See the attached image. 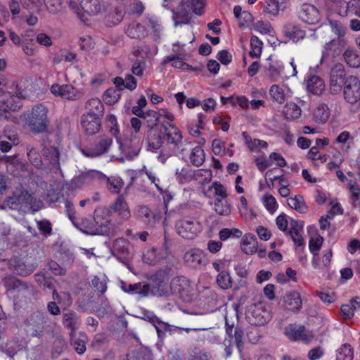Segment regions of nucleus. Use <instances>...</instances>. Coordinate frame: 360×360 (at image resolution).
<instances>
[{"label": "nucleus", "mask_w": 360, "mask_h": 360, "mask_svg": "<svg viewBox=\"0 0 360 360\" xmlns=\"http://www.w3.org/2000/svg\"><path fill=\"white\" fill-rule=\"evenodd\" d=\"M288 204L291 208L295 209L300 213H305L307 210L303 197L300 195L288 199Z\"/></svg>", "instance_id": "obj_45"}, {"label": "nucleus", "mask_w": 360, "mask_h": 360, "mask_svg": "<svg viewBox=\"0 0 360 360\" xmlns=\"http://www.w3.org/2000/svg\"><path fill=\"white\" fill-rule=\"evenodd\" d=\"M8 267L16 274L27 276L32 274V269L23 259L18 256L12 257L8 262Z\"/></svg>", "instance_id": "obj_24"}, {"label": "nucleus", "mask_w": 360, "mask_h": 360, "mask_svg": "<svg viewBox=\"0 0 360 360\" xmlns=\"http://www.w3.org/2000/svg\"><path fill=\"white\" fill-rule=\"evenodd\" d=\"M347 39L346 38H335L326 43L323 46L321 61L329 57L335 58L347 47Z\"/></svg>", "instance_id": "obj_14"}, {"label": "nucleus", "mask_w": 360, "mask_h": 360, "mask_svg": "<svg viewBox=\"0 0 360 360\" xmlns=\"http://www.w3.org/2000/svg\"><path fill=\"white\" fill-rule=\"evenodd\" d=\"M242 136L248 148L252 151H259L261 148H266L268 143L262 140L252 139L247 132L243 131Z\"/></svg>", "instance_id": "obj_38"}, {"label": "nucleus", "mask_w": 360, "mask_h": 360, "mask_svg": "<svg viewBox=\"0 0 360 360\" xmlns=\"http://www.w3.org/2000/svg\"><path fill=\"white\" fill-rule=\"evenodd\" d=\"M143 261L150 266H155L158 263V254L155 249L146 250L143 254Z\"/></svg>", "instance_id": "obj_58"}, {"label": "nucleus", "mask_w": 360, "mask_h": 360, "mask_svg": "<svg viewBox=\"0 0 360 360\" xmlns=\"http://www.w3.org/2000/svg\"><path fill=\"white\" fill-rule=\"evenodd\" d=\"M347 79V76L343 65L340 63L334 65L330 72L329 88L330 92L336 94L342 91Z\"/></svg>", "instance_id": "obj_11"}, {"label": "nucleus", "mask_w": 360, "mask_h": 360, "mask_svg": "<svg viewBox=\"0 0 360 360\" xmlns=\"http://www.w3.org/2000/svg\"><path fill=\"white\" fill-rule=\"evenodd\" d=\"M345 63L351 68L360 67V56L356 50L352 48H347L343 53Z\"/></svg>", "instance_id": "obj_37"}, {"label": "nucleus", "mask_w": 360, "mask_h": 360, "mask_svg": "<svg viewBox=\"0 0 360 360\" xmlns=\"http://www.w3.org/2000/svg\"><path fill=\"white\" fill-rule=\"evenodd\" d=\"M27 155L30 162L35 167L42 168L44 163L39 150L36 148H27Z\"/></svg>", "instance_id": "obj_41"}, {"label": "nucleus", "mask_w": 360, "mask_h": 360, "mask_svg": "<svg viewBox=\"0 0 360 360\" xmlns=\"http://www.w3.org/2000/svg\"><path fill=\"white\" fill-rule=\"evenodd\" d=\"M214 210L219 215L227 216L231 213V205L226 198L215 199Z\"/></svg>", "instance_id": "obj_46"}, {"label": "nucleus", "mask_w": 360, "mask_h": 360, "mask_svg": "<svg viewBox=\"0 0 360 360\" xmlns=\"http://www.w3.org/2000/svg\"><path fill=\"white\" fill-rule=\"evenodd\" d=\"M71 345L75 351L79 355L83 354L86 349V345L87 342V335L84 333L78 334L70 333Z\"/></svg>", "instance_id": "obj_28"}, {"label": "nucleus", "mask_w": 360, "mask_h": 360, "mask_svg": "<svg viewBox=\"0 0 360 360\" xmlns=\"http://www.w3.org/2000/svg\"><path fill=\"white\" fill-rule=\"evenodd\" d=\"M50 90L53 96L70 101H79L84 96L83 89H77L68 84H53L51 85Z\"/></svg>", "instance_id": "obj_6"}, {"label": "nucleus", "mask_w": 360, "mask_h": 360, "mask_svg": "<svg viewBox=\"0 0 360 360\" xmlns=\"http://www.w3.org/2000/svg\"><path fill=\"white\" fill-rule=\"evenodd\" d=\"M193 180L198 181L200 184L208 183L212 177V172L210 169H193Z\"/></svg>", "instance_id": "obj_50"}, {"label": "nucleus", "mask_w": 360, "mask_h": 360, "mask_svg": "<svg viewBox=\"0 0 360 360\" xmlns=\"http://www.w3.org/2000/svg\"><path fill=\"white\" fill-rule=\"evenodd\" d=\"M283 112L286 120H295L300 117L302 110L296 103L290 102L285 105Z\"/></svg>", "instance_id": "obj_39"}, {"label": "nucleus", "mask_w": 360, "mask_h": 360, "mask_svg": "<svg viewBox=\"0 0 360 360\" xmlns=\"http://www.w3.org/2000/svg\"><path fill=\"white\" fill-rule=\"evenodd\" d=\"M332 250H327L322 257L321 263L319 262L316 256H314L311 260V264L315 269L325 270L328 268L332 259Z\"/></svg>", "instance_id": "obj_40"}, {"label": "nucleus", "mask_w": 360, "mask_h": 360, "mask_svg": "<svg viewBox=\"0 0 360 360\" xmlns=\"http://www.w3.org/2000/svg\"><path fill=\"white\" fill-rule=\"evenodd\" d=\"M269 94L273 100L279 104L284 103L287 98L292 96V91L288 87L277 84L271 86Z\"/></svg>", "instance_id": "obj_26"}, {"label": "nucleus", "mask_w": 360, "mask_h": 360, "mask_svg": "<svg viewBox=\"0 0 360 360\" xmlns=\"http://www.w3.org/2000/svg\"><path fill=\"white\" fill-rule=\"evenodd\" d=\"M285 335L294 341L302 340L304 342H309L311 338V333L307 332L303 326H297L290 324L285 328Z\"/></svg>", "instance_id": "obj_18"}, {"label": "nucleus", "mask_w": 360, "mask_h": 360, "mask_svg": "<svg viewBox=\"0 0 360 360\" xmlns=\"http://www.w3.org/2000/svg\"><path fill=\"white\" fill-rule=\"evenodd\" d=\"M193 169L188 165L176 168L175 171V178L181 184H186L193 180Z\"/></svg>", "instance_id": "obj_30"}, {"label": "nucleus", "mask_w": 360, "mask_h": 360, "mask_svg": "<svg viewBox=\"0 0 360 360\" xmlns=\"http://www.w3.org/2000/svg\"><path fill=\"white\" fill-rule=\"evenodd\" d=\"M107 127L109 132L118 141L120 128L117 124V117L114 115H108L106 117Z\"/></svg>", "instance_id": "obj_52"}, {"label": "nucleus", "mask_w": 360, "mask_h": 360, "mask_svg": "<svg viewBox=\"0 0 360 360\" xmlns=\"http://www.w3.org/2000/svg\"><path fill=\"white\" fill-rule=\"evenodd\" d=\"M354 352L350 345L344 344L338 350L336 360H352Z\"/></svg>", "instance_id": "obj_48"}, {"label": "nucleus", "mask_w": 360, "mask_h": 360, "mask_svg": "<svg viewBox=\"0 0 360 360\" xmlns=\"http://www.w3.org/2000/svg\"><path fill=\"white\" fill-rule=\"evenodd\" d=\"M191 162L195 167H199L203 164L205 159L204 150L200 146H196L193 148L190 154Z\"/></svg>", "instance_id": "obj_42"}, {"label": "nucleus", "mask_w": 360, "mask_h": 360, "mask_svg": "<svg viewBox=\"0 0 360 360\" xmlns=\"http://www.w3.org/2000/svg\"><path fill=\"white\" fill-rule=\"evenodd\" d=\"M344 100L354 105L360 101V79L355 75L347 76L345 85L342 89Z\"/></svg>", "instance_id": "obj_9"}, {"label": "nucleus", "mask_w": 360, "mask_h": 360, "mask_svg": "<svg viewBox=\"0 0 360 360\" xmlns=\"http://www.w3.org/2000/svg\"><path fill=\"white\" fill-rule=\"evenodd\" d=\"M323 242V238L320 236L313 238L309 240V248L314 257L318 255V252L321 248Z\"/></svg>", "instance_id": "obj_61"}, {"label": "nucleus", "mask_w": 360, "mask_h": 360, "mask_svg": "<svg viewBox=\"0 0 360 360\" xmlns=\"http://www.w3.org/2000/svg\"><path fill=\"white\" fill-rule=\"evenodd\" d=\"M321 13L317 8L310 4H304L300 11V18L306 23L314 25L321 20Z\"/></svg>", "instance_id": "obj_21"}, {"label": "nucleus", "mask_w": 360, "mask_h": 360, "mask_svg": "<svg viewBox=\"0 0 360 360\" xmlns=\"http://www.w3.org/2000/svg\"><path fill=\"white\" fill-rule=\"evenodd\" d=\"M280 3L276 0H268L265 7V12L270 16L276 17L278 15L280 8Z\"/></svg>", "instance_id": "obj_60"}, {"label": "nucleus", "mask_w": 360, "mask_h": 360, "mask_svg": "<svg viewBox=\"0 0 360 360\" xmlns=\"http://www.w3.org/2000/svg\"><path fill=\"white\" fill-rule=\"evenodd\" d=\"M112 144V139L106 135L99 136L94 143L82 150V154L87 158H97L108 153Z\"/></svg>", "instance_id": "obj_8"}, {"label": "nucleus", "mask_w": 360, "mask_h": 360, "mask_svg": "<svg viewBox=\"0 0 360 360\" xmlns=\"http://www.w3.org/2000/svg\"><path fill=\"white\" fill-rule=\"evenodd\" d=\"M124 17V13L122 10L115 8L114 11L110 12L107 15V25L109 26H114L120 23Z\"/></svg>", "instance_id": "obj_54"}, {"label": "nucleus", "mask_w": 360, "mask_h": 360, "mask_svg": "<svg viewBox=\"0 0 360 360\" xmlns=\"http://www.w3.org/2000/svg\"><path fill=\"white\" fill-rule=\"evenodd\" d=\"M86 109L87 111L84 114H91L99 117L103 116L104 105L102 101L97 98L89 99L86 103Z\"/></svg>", "instance_id": "obj_31"}, {"label": "nucleus", "mask_w": 360, "mask_h": 360, "mask_svg": "<svg viewBox=\"0 0 360 360\" xmlns=\"http://www.w3.org/2000/svg\"><path fill=\"white\" fill-rule=\"evenodd\" d=\"M233 332V334L232 333L230 337L234 339V343L240 352L243 347V331L241 328L236 327Z\"/></svg>", "instance_id": "obj_64"}, {"label": "nucleus", "mask_w": 360, "mask_h": 360, "mask_svg": "<svg viewBox=\"0 0 360 360\" xmlns=\"http://www.w3.org/2000/svg\"><path fill=\"white\" fill-rule=\"evenodd\" d=\"M63 323L65 328L70 330V334L75 333L79 323V316L73 311H64Z\"/></svg>", "instance_id": "obj_29"}, {"label": "nucleus", "mask_w": 360, "mask_h": 360, "mask_svg": "<svg viewBox=\"0 0 360 360\" xmlns=\"http://www.w3.org/2000/svg\"><path fill=\"white\" fill-rule=\"evenodd\" d=\"M69 6L82 20L81 10L89 15H96L101 13L103 6L100 0H70Z\"/></svg>", "instance_id": "obj_7"}, {"label": "nucleus", "mask_w": 360, "mask_h": 360, "mask_svg": "<svg viewBox=\"0 0 360 360\" xmlns=\"http://www.w3.org/2000/svg\"><path fill=\"white\" fill-rule=\"evenodd\" d=\"M144 25L133 22L130 23L125 30L127 35L131 39H144L149 35H153L155 41L157 40V20L154 17H147L144 21Z\"/></svg>", "instance_id": "obj_3"}, {"label": "nucleus", "mask_w": 360, "mask_h": 360, "mask_svg": "<svg viewBox=\"0 0 360 360\" xmlns=\"http://www.w3.org/2000/svg\"><path fill=\"white\" fill-rule=\"evenodd\" d=\"M49 316L44 311H37L30 314L24 321V329L32 337L41 338L45 326L49 322Z\"/></svg>", "instance_id": "obj_4"}, {"label": "nucleus", "mask_w": 360, "mask_h": 360, "mask_svg": "<svg viewBox=\"0 0 360 360\" xmlns=\"http://www.w3.org/2000/svg\"><path fill=\"white\" fill-rule=\"evenodd\" d=\"M101 119L91 114H83L81 117V126L86 136H92L100 131Z\"/></svg>", "instance_id": "obj_15"}, {"label": "nucleus", "mask_w": 360, "mask_h": 360, "mask_svg": "<svg viewBox=\"0 0 360 360\" xmlns=\"http://www.w3.org/2000/svg\"><path fill=\"white\" fill-rule=\"evenodd\" d=\"M120 98V91L113 88L108 89L103 94V101L106 104L112 105Z\"/></svg>", "instance_id": "obj_53"}, {"label": "nucleus", "mask_w": 360, "mask_h": 360, "mask_svg": "<svg viewBox=\"0 0 360 360\" xmlns=\"http://www.w3.org/2000/svg\"><path fill=\"white\" fill-rule=\"evenodd\" d=\"M174 120L172 113L166 109H159V123L161 122L159 128V141H161L159 145V149L162 148L161 154L163 153V144L165 141L173 146L172 150L166 151L167 156H170L174 149L181 142L182 135L178 128L172 124Z\"/></svg>", "instance_id": "obj_1"}, {"label": "nucleus", "mask_w": 360, "mask_h": 360, "mask_svg": "<svg viewBox=\"0 0 360 360\" xmlns=\"http://www.w3.org/2000/svg\"><path fill=\"white\" fill-rule=\"evenodd\" d=\"M338 13L342 17L354 15L360 18V0L340 1Z\"/></svg>", "instance_id": "obj_22"}, {"label": "nucleus", "mask_w": 360, "mask_h": 360, "mask_svg": "<svg viewBox=\"0 0 360 360\" xmlns=\"http://www.w3.org/2000/svg\"><path fill=\"white\" fill-rule=\"evenodd\" d=\"M204 0H187L181 3L180 10L175 14L176 18L187 17L192 11L197 15H200L204 8Z\"/></svg>", "instance_id": "obj_20"}, {"label": "nucleus", "mask_w": 360, "mask_h": 360, "mask_svg": "<svg viewBox=\"0 0 360 360\" xmlns=\"http://www.w3.org/2000/svg\"><path fill=\"white\" fill-rule=\"evenodd\" d=\"M204 257L205 255L202 250L192 248L184 253L183 260L188 267L198 269L202 266Z\"/></svg>", "instance_id": "obj_19"}, {"label": "nucleus", "mask_w": 360, "mask_h": 360, "mask_svg": "<svg viewBox=\"0 0 360 360\" xmlns=\"http://www.w3.org/2000/svg\"><path fill=\"white\" fill-rule=\"evenodd\" d=\"M241 248L247 255H252L257 252V240L252 234H246L243 238Z\"/></svg>", "instance_id": "obj_34"}, {"label": "nucleus", "mask_w": 360, "mask_h": 360, "mask_svg": "<svg viewBox=\"0 0 360 360\" xmlns=\"http://www.w3.org/2000/svg\"><path fill=\"white\" fill-rule=\"evenodd\" d=\"M286 307L292 311H298L302 308V302L300 294L295 290L287 292L283 296Z\"/></svg>", "instance_id": "obj_27"}, {"label": "nucleus", "mask_w": 360, "mask_h": 360, "mask_svg": "<svg viewBox=\"0 0 360 360\" xmlns=\"http://www.w3.org/2000/svg\"><path fill=\"white\" fill-rule=\"evenodd\" d=\"M41 286L44 288L53 290V300L57 301L59 304L60 303L61 295L55 289V280L53 278L48 276Z\"/></svg>", "instance_id": "obj_62"}, {"label": "nucleus", "mask_w": 360, "mask_h": 360, "mask_svg": "<svg viewBox=\"0 0 360 360\" xmlns=\"http://www.w3.org/2000/svg\"><path fill=\"white\" fill-rule=\"evenodd\" d=\"M170 270L167 266L159 274V297L162 299L174 293L182 295L184 292H188L191 288V281L183 276L174 278L169 283Z\"/></svg>", "instance_id": "obj_2"}, {"label": "nucleus", "mask_w": 360, "mask_h": 360, "mask_svg": "<svg viewBox=\"0 0 360 360\" xmlns=\"http://www.w3.org/2000/svg\"><path fill=\"white\" fill-rule=\"evenodd\" d=\"M330 111L327 105L321 103L314 109L313 117L317 123H325L329 118Z\"/></svg>", "instance_id": "obj_36"}, {"label": "nucleus", "mask_w": 360, "mask_h": 360, "mask_svg": "<svg viewBox=\"0 0 360 360\" xmlns=\"http://www.w3.org/2000/svg\"><path fill=\"white\" fill-rule=\"evenodd\" d=\"M36 198L34 193H30L26 189H18L13 192V196L9 198L8 202L20 207H32Z\"/></svg>", "instance_id": "obj_16"}, {"label": "nucleus", "mask_w": 360, "mask_h": 360, "mask_svg": "<svg viewBox=\"0 0 360 360\" xmlns=\"http://www.w3.org/2000/svg\"><path fill=\"white\" fill-rule=\"evenodd\" d=\"M48 11L53 14L58 13L63 9V0H44Z\"/></svg>", "instance_id": "obj_56"}, {"label": "nucleus", "mask_w": 360, "mask_h": 360, "mask_svg": "<svg viewBox=\"0 0 360 360\" xmlns=\"http://www.w3.org/2000/svg\"><path fill=\"white\" fill-rule=\"evenodd\" d=\"M242 234V231L238 229L224 228L219 232V237L221 241H225L229 238H239Z\"/></svg>", "instance_id": "obj_49"}, {"label": "nucleus", "mask_w": 360, "mask_h": 360, "mask_svg": "<svg viewBox=\"0 0 360 360\" xmlns=\"http://www.w3.org/2000/svg\"><path fill=\"white\" fill-rule=\"evenodd\" d=\"M68 349V343L65 340L61 337H57L53 344L52 347V356L53 358L58 357L61 354H63Z\"/></svg>", "instance_id": "obj_43"}, {"label": "nucleus", "mask_w": 360, "mask_h": 360, "mask_svg": "<svg viewBox=\"0 0 360 360\" xmlns=\"http://www.w3.org/2000/svg\"><path fill=\"white\" fill-rule=\"evenodd\" d=\"M42 151L44 160L47 162L49 169L59 170L60 166L58 148L56 146H45Z\"/></svg>", "instance_id": "obj_23"}, {"label": "nucleus", "mask_w": 360, "mask_h": 360, "mask_svg": "<svg viewBox=\"0 0 360 360\" xmlns=\"http://www.w3.org/2000/svg\"><path fill=\"white\" fill-rule=\"evenodd\" d=\"M262 41L257 37L252 36L250 39V56L252 58H259L262 53Z\"/></svg>", "instance_id": "obj_51"}, {"label": "nucleus", "mask_w": 360, "mask_h": 360, "mask_svg": "<svg viewBox=\"0 0 360 360\" xmlns=\"http://www.w3.org/2000/svg\"><path fill=\"white\" fill-rule=\"evenodd\" d=\"M3 283L6 288V294L9 297H15V294L22 295L30 292V286L27 283L22 282L16 277L8 275L3 278Z\"/></svg>", "instance_id": "obj_13"}, {"label": "nucleus", "mask_w": 360, "mask_h": 360, "mask_svg": "<svg viewBox=\"0 0 360 360\" xmlns=\"http://www.w3.org/2000/svg\"><path fill=\"white\" fill-rule=\"evenodd\" d=\"M143 119L145 120L147 130L148 146L156 152L158 150V112L154 110L146 112Z\"/></svg>", "instance_id": "obj_10"}, {"label": "nucleus", "mask_w": 360, "mask_h": 360, "mask_svg": "<svg viewBox=\"0 0 360 360\" xmlns=\"http://www.w3.org/2000/svg\"><path fill=\"white\" fill-rule=\"evenodd\" d=\"M262 202L265 208L270 213H274L278 208L276 198L270 194L264 195L262 197Z\"/></svg>", "instance_id": "obj_57"}, {"label": "nucleus", "mask_w": 360, "mask_h": 360, "mask_svg": "<svg viewBox=\"0 0 360 360\" xmlns=\"http://www.w3.org/2000/svg\"><path fill=\"white\" fill-rule=\"evenodd\" d=\"M265 70L266 75L271 79V81L276 82L278 81L281 77L283 67L278 63H269L268 66H266Z\"/></svg>", "instance_id": "obj_44"}, {"label": "nucleus", "mask_w": 360, "mask_h": 360, "mask_svg": "<svg viewBox=\"0 0 360 360\" xmlns=\"http://www.w3.org/2000/svg\"><path fill=\"white\" fill-rule=\"evenodd\" d=\"M246 316L251 324L261 326L266 323L268 313L263 310L261 304H255L248 308L246 312Z\"/></svg>", "instance_id": "obj_17"}, {"label": "nucleus", "mask_w": 360, "mask_h": 360, "mask_svg": "<svg viewBox=\"0 0 360 360\" xmlns=\"http://www.w3.org/2000/svg\"><path fill=\"white\" fill-rule=\"evenodd\" d=\"M217 283L219 286L226 290L231 287L232 281L229 274L226 271H221L217 277Z\"/></svg>", "instance_id": "obj_55"}, {"label": "nucleus", "mask_w": 360, "mask_h": 360, "mask_svg": "<svg viewBox=\"0 0 360 360\" xmlns=\"http://www.w3.org/2000/svg\"><path fill=\"white\" fill-rule=\"evenodd\" d=\"M47 113L46 108L42 104L36 105L32 108L26 120L33 132L41 133L46 130L48 124Z\"/></svg>", "instance_id": "obj_5"}, {"label": "nucleus", "mask_w": 360, "mask_h": 360, "mask_svg": "<svg viewBox=\"0 0 360 360\" xmlns=\"http://www.w3.org/2000/svg\"><path fill=\"white\" fill-rule=\"evenodd\" d=\"M177 233L184 238L193 239L201 231L200 223L193 219H183L176 222Z\"/></svg>", "instance_id": "obj_12"}, {"label": "nucleus", "mask_w": 360, "mask_h": 360, "mask_svg": "<svg viewBox=\"0 0 360 360\" xmlns=\"http://www.w3.org/2000/svg\"><path fill=\"white\" fill-rule=\"evenodd\" d=\"M329 25L332 31L338 36L337 38H345L347 27L338 20H329Z\"/></svg>", "instance_id": "obj_59"}, {"label": "nucleus", "mask_w": 360, "mask_h": 360, "mask_svg": "<svg viewBox=\"0 0 360 360\" xmlns=\"http://www.w3.org/2000/svg\"><path fill=\"white\" fill-rule=\"evenodd\" d=\"M282 32L285 37L292 41H298L302 39L305 36V32L300 28L298 25L293 22H286L283 27Z\"/></svg>", "instance_id": "obj_25"}, {"label": "nucleus", "mask_w": 360, "mask_h": 360, "mask_svg": "<svg viewBox=\"0 0 360 360\" xmlns=\"http://www.w3.org/2000/svg\"><path fill=\"white\" fill-rule=\"evenodd\" d=\"M307 88L309 92L314 95H320L325 90V84L319 77L312 76L307 80Z\"/></svg>", "instance_id": "obj_33"}, {"label": "nucleus", "mask_w": 360, "mask_h": 360, "mask_svg": "<svg viewBox=\"0 0 360 360\" xmlns=\"http://www.w3.org/2000/svg\"><path fill=\"white\" fill-rule=\"evenodd\" d=\"M111 209L117 212L123 219H127L130 217V211L129 207L125 202L122 195H120L115 202L112 205Z\"/></svg>", "instance_id": "obj_35"}, {"label": "nucleus", "mask_w": 360, "mask_h": 360, "mask_svg": "<svg viewBox=\"0 0 360 360\" xmlns=\"http://www.w3.org/2000/svg\"><path fill=\"white\" fill-rule=\"evenodd\" d=\"M76 53L67 51L60 50V52L54 56L53 58V63L58 65L63 60L66 62H72L76 58Z\"/></svg>", "instance_id": "obj_47"}, {"label": "nucleus", "mask_w": 360, "mask_h": 360, "mask_svg": "<svg viewBox=\"0 0 360 360\" xmlns=\"http://www.w3.org/2000/svg\"><path fill=\"white\" fill-rule=\"evenodd\" d=\"M122 360H153V354L149 349L141 347L127 354Z\"/></svg>", "instance_id": "obj_32"}, {"label": "nucleus", "mask_w": 360, "mask_h": 360, "mask_svg": "<svg viewBox=\"0 0 360 360\" xmlns=\"http://www.w3.org/2000/svg\"><path fill=\"white\" fill-rule=\"evenodd\" d=\"M91 286L101 294H104L107 290V283L105 278L101 279L95 276L91 280Z\"/></svg>", "instance_id": "obj_63"}]
</instances>
